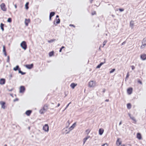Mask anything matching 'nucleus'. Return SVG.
<instances>
[{
    "instance_id": "nucleus-1",
    "label": "nucleus",
    "mask_w": 146,
    "mask_h": 146,
    "mask_svg": "<svg viewBox=\"0 0 146 146\" xmlns=\"http://www.w3.org/2000/svg\"><path fill=\"white\" fill-rule=\"evenodd\" d=\"M21 47L24 50H26L27 48L26 42L25 41H23L20 44Z\"/></svg>"
},
{
    "instance_id": "nucleus-2",
    "label": "nucleus",
    "mask_w": 146,
    "mask_h": 146,
    "mask_svg": "<svg viewBox=\"0 0 146 146\" xmlns=\"http://www.w3.org/2000/svg\"><path fill=\"white\" fill-rule=\"evenodd\" d=\"M146 46V38H144L142 42V44L141 46V49L144 48Z\"/></svg>"
},
{
    "instance_id": "nucleus-3",
    "label": "nucleus",
    "mask_w": 146,
    "mask_h": 146,
    "mask_svg": "<svg viewBox=\"0 0 146 146\" xmlns=\"http://www.w3.org/2000/svg\"><path fill=\"white\" fill-rule=\"evenodd\" d=\"M95 84V82L94 81H91L88 83V86L90 87H94Z\"/></svg>"
},
{
    "instance_id": "nucleus-4",
    "label": "nucleus",
    "mask_w": 146,
    "mask_h": 146,
    "mask_svg": "<svg viewBox=\"0 0 146 146\" xmlns=\"http://www.w3.org/2000/svg\"><path fill=\"white\" fill-rule=\"evenodd\" d=\"M0 7L1 9L4 11H7V8L6 7V6L5 3H2L0 5Z\"/></svg>"
},
{
    "instance_id": "nucleus-5",
    "label": "nucleus",
    "mask_w": 146,
    "mask_h": 146,
    "mask_svg": "<svg viewBox=\"0 0 146 146\" xmlns=\"http://www.w3.org/2000/svg\"><path fill=\"white\" fill-rule=\"evenodd\" d=\"M76 124V123H75L70 127L69 128V130L67 132H66V134L69 133L75 127Z\"/></svg>"
},
{
    "instance_id": "nucleus-6",
    "label": "nucleus",
    "mask_w": 146,
    "mask_h": 146,
    "mask_svg": "<svg viewBox=\"0 0 146 146\" xmlns=\"http://www.w3.org/2000/svg\"><path fill=\"white\" fill-rule=\"evenodd\" d=\"M43 129L45 131H48L49 130V127L47 124H45L43 127Z\"/></svg>"
},
{
    "instance_id": "nucleus-7",
    "label": "nucleus",
    "mask_w": 146,
    "mask_h": 146,
    "mask_svg": "<svg viewBox=\"0 0 146 146\" xmlns=\"http://www.w3.org/2000/svg\"><path fill=\"white\" fill-rule=\"evenodd\" d=\"M26 67L28 69H31L33 67V64H27L25 65Z\"/></svg>"
},
{
    "instance_id": "nucleus-8",
    "label": "nucleus",
    "mask_w": 146,
    "mask_h": 146,
    "mask_svg": "<svg viewBox=\"0 0 146 146\" xmlns=\"http://www.w3.org/2000/svg\"><path fill=\"white\" fill-rule=\"evenodd\" d=\"M25 90V88L24 86H21L20 88V93L23 92Z\"/></svg>"
},
{
    "instance_id": "nucleus-9",
    "label": "nucleus",
    "mask_w": 146,
    "mask_h": 146,
    "mask_svg": "<svg viewBox=\"0 0 146 146\" xmlns=\"http://www.w3.org/2000/svg\"><path fill=\"white\" fill-rule=\"evenodd\" d=\"M5 102L3 101L0 102V104L1 105V108L3 109L5 108Z\"/></svg>"
},
{
    "instance_id": "nucleus-10",
    "label": "nucleus",
    "mask_w": 146,
    "mask_h": 146,
    "mask_svg": "<svg viewBox=\"0 0 146 146\" xmlns=\"http://www.w3.org/2000/svg\"><path fill=\"white\" fill-rule=\"evenodd\" d=\"M5 80L4 78H1L0 80V84L1 85H3L5 83Z\"/></svg>"
},
{
    "instance_id": "nucleus-11",
    "label": "nucleus",
    "mask_w": 146,
    "mask_h": 146,
    "mask_svg": "<svg viewBox=\"0 0 146 146\" xmlns=\"http://www.w3.org/2000/svg\"><path fill=\"white\" fill-rule=\"evenodd\" d=\"M132 88H128L127 89V92L129 94H131L132 93Z\"/></svg>"
},
{
    "instance_id": "nucleus-12",
    "label": "nucleus",
    "mask_w": 146,
    "mask_h": 146,
    "mask_svg": "<svg viewBox=\"0 0 146 146\" xmlns=\"http://www.w3.org/2000/svg\"><path fill=\"white\" fill-rule=\"evenodd\" d=\"M141 58L143 60H145L146 59V54H143L141 55Z\"/></svg>"
},
{
    "instance_id": "nucleus-13",
    "label": "nucleus",
    "mask_w": 146,
    "mask_h": 146,
    "mask_svg": "<svg viewBox=\"0 0 146 146\" xmlns=\"http://www.w3.org/2000/svg\"><path fill=\"white\" fill-rule=\"evenodd\" d=\"M121 144V141H119V138H118L116 141V144L117 146H119Z\"/></svg>"
},
{
    "instance_id": "nucleus-14",
    "label": "nucleus",
    "mask_w": 146,
    "mask_h": 146,
    "mask_svg": "<svg viewBox=\"0 0 146 146\" xmlns=\"http://www.w3.org/2000/svg\"><path fill=\"white\" fill-rule=\"evenodd\" d=\"M32 112V111L31 110H28L25 112V114L27 116H29Z\"/></svg>"
},
{
    "instance_id": "nucleus-15",
    "label": "nucleus",
    "mask_w": 146,
    "mask_h": 146,
    "mask_svg": "<svg viewBox=\"0 0 146 146\" xmlns=\"http://www.w3.org/2000/svg\"><path fill=\"white\" fill-rule=\"evenodd\" d=\"M44 111L46 112L48 109V106L46 105H44L42 108Z\"/></svg>"
},
{
    "instance_id": "nucleus-16",
    "label": "nucleus",
    "mask_w": 146,
    "mask_h": 146,
    "mask_svg": "<svg viewBox=\"0 0 146 146\" xmlns=\"http://www.w3.org/2000/svg\"><path fill=\"white\" fill-rule=\"evenodd\" d=\"M3 52H4L5 56H7V54L6 52V50L5 46H3Z\"/></svg>"
},
{
    "instance_id": "nucleus-17",
    "label": "nucleus",
    "mask_w": 146,
    "mask_h": 146,
    "mask_svg": "<svg viewBox=\"0 0 146 146\" xmlns=\"http://www.w3.org/2000/svg\"><path fill=\"white\" fill-rule=\"evenodd\" d=\"M137 137L139 139H141L142 138L141 134L140 133H138L137 135Z\"/></svg>"
},
{
    "instance_id": "nucleus-18",
    "label": "nucleus",
    "mask_w": 146,
    "mask_h": 146,
    "mask_svg": "<svg viewBox=\"0 0 146 146\" xmlns=\"http://www.w3.org/2000/svg\"><path fill=\"white\" fill-rule=\"evenodd\" d=\"M90 137V136H88L83 139V145H84L85 144L86 141Z\"/></svg>"
},
{
    "instance_id": "nucleus-19",
    "label": "nucleus",
    "mask_w": 146,
    "mask_h": 146,
    "mask_svg": "<svg viewBox=\"0 0 146 146\" xmlns=\"http://www.w3.org/2000/svg\"><path fill=\"white\" fill-rule=\"evenodd\" d=\"M19 69H21L18 65H17L15 67L13 68V70L15 71L18 70L19 71Z\"/></svg>"
},
{
    "instance_id": "nucleus-20",
    "label": "nucleus",
    "mask_w": 146,
    "mask_h": 146,
    "mask_svg": "<svg viewBox=\"0 0 146 146\" xmlns=\"http://www.w3.org/2000/svg\"><path fill=\"white\" fill-rule=\"evenodd\" d=\"M104 131V130L103 129H100L99 130V134L101 135H102Z\"/></svg>"
},
{
    "instance_id": "nucleus-21",
    "label": "nucleus",
    "mask_w": 146,
    "mask_h": 146,
    "mask_svg": "<svg viewBox=\"0 0 146 146\" xmlns=\"http://www.w3.org/2000/svg\"><path fill=\"white\" fill-rule=\"evenodd\" d=\"M30 20L29 19L27 20V19H25V23L26 26H28V23L30 22Z\"/></svg>"
},
{
    "instance_id": "nucleus-22",
    "label": "nucleus",
    "mask_w": 146,
    "mask_h": 146,
    "mask_svg": "<svg viewBox=\"0 0 146 146\" xmlns=\"http://www.w3.org/2000/svg\"><path fill=\"white\" fill-rule=\"evenodd\" d=\"M4 24H3L2 23H1L0 25V27L2 31H4Z\"/></svg>"
},
{
    "instance_id": "nucleus-23",
    "label": "nucleus",
    "mask_w": 146,
    "mask_h": 146,
    "mask_svg": "<svg viewBox=\"0 0 146 146\" xmlns=\"http://www.w3.org/2000/svg\"><path fill=\"white\" fill-rule=\"evenodd\" d=\"M76 85L77 84H75L74 83H72L70 85V86L73 89H74Z\"/></svg>"
},
{
    "instance_id": "nucleus-24",
    "label": "nucleus",
    "mask_w": 146,
    "mask_h": 146,
    "mask_svg": "<svg viewBox=\"0 0 146 146\" xmlns=\"http://www.w3.org/2000/svg\"><path fill=\"white\" fill-rule=\"evenodd\" d=\"M57 21L56 22V24L55 23V21L54 22V24L55 25H56L57 24H59L60 22V20L59 19H56Z\"/></svg>"
},
{
    "instance_id": "nucleus-25",
    "label": "nucleus",
    "mask_w": 146,
    "mask_h": 146,
    "mask_svg": "<svg viewBox=\"0 0 146 146\" xmlns=\"http://www.w3.org/2000/svg\"><path fill=\"white\" fill-rule=\"evenodd\" d=\"M29 2H27L26 3L25 5V8L27 9H28L29 7Z\"/></svg>"
},
{
    "instance_id": "nucleus-26",
    "label": "nucleus",
    "mask_w": 146,
    "mask_h": 146,
    "mask_svg": "<svg viewBox=\"0 0 146 146\" xmlns=\"http://www.w3.org/2000/svg\"><path fill=\"white\" fill-rule=\"evenodd\" d=\"M55 14V13L54 12H51L50 13V16L52 17Z\"/></svg>"
},
{
    "instance_id": "nucleus-27",
    "label": "nucleus",
    "mask_w": 146,
    "mask_h": 146,
    "mask_svg": "<svg viewBox=\"0 0 146 146\" xmlns=\"http://www.w3.org/2000/svg\"><path fill=\"white\" fill-rule=\"evenodd\" d=\"M19 73L21 74L22 75H24V74H26L25 72H23L21 70V69H19Z\"/></svg>"
},
{
    "instance_id": "nucleus-28",
    "label": "nucleus",
    "mask_w": 146,
    "mask_h": 146,
    "mask_svg": "<svg viewBox=\"0 0 146 146\" xmlns=\"http://www.w3.org/2000/svg\"><path fill=\"white\" fill-rule=\"evenodd\" d=\"M127 108L129 109H130L131 108V104L130 103H128L127 104Z\"/></svg>"
},
{
    "instance_id": "nucleus-29",
    "label": "nucleus",
    "mask_w": 146,
    "mask_h": 146,
    "mask_svg": "<svg viewBox=\"0 0 146 146\" xmlns=\"http://www.w3.org/2000/svg\"><path fill=\"white\" fill-rule=\"evenodd\" d=\"M54 52L53 51H51L49 52V56H51L54 55Z\"/></svg>"
},
{
    "instance_id": "nucleus-30",
    "label": "nucleus",
    "mask_w": 146,
    "mask_h": 146,
    "mask_svg": "<svg viewBox=\"0 0 146 146\" xmlns=\"http://www.w3.org/2000/svg\"><path fill=\"white\" fill-rule=\"evenodd\" d=\"M90 129H87L86 130V134L87 135H88V134L90 133Z\"/></svg>"
},
{
    "instance_id": "nucleus-31",
    "label": "nucleus",
    "mask_w": 146,
    "mask_h": 146,
    "mask_svg": "<svg viewBox=\"0 0 146 146\" xmlns=\"http://www.w3.org/2000/svg\"><path fill=\"white\" fill-rule=\"evenodd\" d=\"M39 112L40 113L42 114L44 113L45 112L44 111V110L42 109L40 110Z\"/></svg>"
},
{
    "instance_id": "nucleus-32",
    "label": "nucleus",
    "mask_w": 146,
    "mask_h": 146,
    "mask_svg": "<svg viewBox=\"0 0 146 146\" xmlns=\"http://www.w3.org/2000/svg\"><path fill=\"white\" fill-rule=\"evenodd\" d=\"M133 25H134V23H133V21H131V22L130 23V26L131 27H133Z\"/></svg>"
},
{
    "instance_id": "nucleus-33",
    "label": "nucleus",
    "mask_w": 146,
    "mask_h": 146,
    "mask_svg": "<svg viewBox=\"0 0 146 146\" xmlns=\"http://www.w3.org/2000/svg\"><path fill=\"white\" fill-rule=\"evenodd\" d=\"M12 21V19L11 18H9L7 20V22L9 23H11Z\"/></svg>"
},
{
    "instance_id": "nucleus-34",
    "label": "nucleus",
    "mask_w": 146,
    "mask_h": 146,
    "mask_svg": "<svg viewBox=\"0 0 146 146\" xmlns=\"http://www.w3.org/2000/svg\"><path fill=\"white\" fill-rule=\"evenodd\" d=\"M106 63V59H104V62H101L100 64L101 66L103 64H104L105 63Z\"/></svg>"
},
{
    "instance_id": "nucleus-35",
    "label": "nucleus",
    "mask_w": 146,
    "mask_h": 146,
    "mask_svg": "<svg viewBox=\"0 0 146 146\" xmlns=\"http://www.w3.org/2000/svg\"><path fill=\"white\" fill-rule=\"evenodd\" d=\"M55 40V39H51L50 40H48V42L50 43L54 41Z\"/></svg>"
},
{
    "instance_id": "nucleus-36",
    "label": "nucleus",
    "mask_w": 146,
    "mask_h": 146,
    "mask_svg": "<svg viewBox=\"0 0 146 146\" xmlns=\"http://www.w3.org/2000/svg\"><path fill=\"white\" fill-rule=\"evenodd\" d=\"M115 70V69H113L110 72V73H111L113 72Z\"/></svg>"
},
{
    "instance_id": "nucleus-37",
    "label": "nucleus",
    "mask_w": 146,
    "mask_h": 146,
    "mask_svg": "<svg viewBox=\"0 0 146 146\" xmlns=\"http://www.w3.org/2000/svg\"><path fill=\"white\" fill-rule=\"evenodd\" d=\"M130 118L133 121H136V120L133 117H130Z\"/></svg>"
},
{
    "instance_id": "nucleus-38",
    "label": "nucleus",
    "mask_w": 146,
    "mask_h": 146,
    "mask_svg": "<svg viewBox=\"0 0 146 146\" xmlns=\"http://www.w3.org/2000/svg\"><path fill=\"white\" fill-rule=\"evenodd\" d=\"M7 58V62H9V56H8Z\"/></svg>"
},
{
    "instance_id": "nucleus-39",
    "label": "nucleus",
    "mask_w": 146,
    "mask_h": 146,
    "mask_svg": "<svg viewBox=\"0 0 146 146\" xmlns=\"http://www.w3.org/2000/svg\"><path fill=\"white\" fill-rule=\"evenodd\" d=\"M64 48V46H62L60 49L59 52H61L62 51V49Z\"/></svg>"
},
{
    "instance_id": "nucleus-40",
    "label": "nucleus",
    "mask_w": 146,
    "mask_h": 146,
    "mask_svg": "<svg viewBox=\"0 0 146 146\" xmlns=\"http://www.w3.org/2000/svg\"><path fill=\"white\" fill-rule=\"evenodd\" d=\"M71 103V102H70L66 106L64 110H63V111H64L68 107V106H69V104Z\"/></svg>"
},
{
    "instance_id": "nucleus-41",
    "label": "nucleus",
    "mask_w": 146,
    "mask_h": 146,
    "mask_svg": "<svg viewBox=\"0 0 146 146\" xmlns=\"http://www.w3.org/2000/svg\"><path fill=\"white\" fill-rule=\"evenodd\" d=\"M102 146H108V145L107 143H105L103 144Z\"/></svg>"
},
{
    "instance_id": "nucleus-42",
    "label": "nucleus",
    "mask_w": 146,
    "mask_h": 146,
    "mask_svg": "<svg viewBox=\"0 0 146 146\" xmlns=\"http://www.w3.org/2000/svg\"><path fill=\"white\" fill-rule=\"evenodd\" d=\"M107 42V41L106 40H105L104 42H103V46H104L106 44V43Z\"/></svg>"
},
{
    "instance_id": "nucleus-43",
    "label": "nucleus",
    "mask_w": 146,
    "mask_h": 146,
    "mask_svg": "<svg viewBox=\"0 0 146 146\" xmlns=\"http://www.w3.org/2000/svg\"><path fill=\"white\" fill-rule=\"evenodd\" d=\"M126 42V41H124L123 42V43H122L121 45H124L125 44Z\"/></svg>"
},
{
    "instance_id": "nucleus-44",
    "label": "nucleus",
    "mask_w": 146,
    "mask_h": 146,
    "mask_svg": "<svg viewBox=\"0 0 146 146\" xmlns=\"http://www.w3.org/2000/svg\"><path fill=\"white\" fill-rule=\"evenodd\" d=\"M119 10L120 11L122 12L124 11V9H119Z\"/></svg>"
},
{
    "instance_id": "nucleus-45",
    "label": "nucleus",
    "mask_w": 146,
    "mask_h": 146,
    "mask_svg": "<svg viewBox=\"0 0 146 146\" xmlns=\"http://www.w3.org/2000/svg\"><path fill=\"white\" fill-rule=\"evenodd\" d=\"M129 72H128L127 74V75H126V78H128V77H129Z\"/></svg>"
},
{
    "instance_id": "nucleus-46",
    "label": "nucleus",
    "mask_w": 146,
    "mask_h": 146,
    "mask_svg": "<svg viewBox=\"0 0 146 146\" xmlns=\"http://www.w3.org/2000/svg\"><path fill=\"white\" fill-rule=\"evenodd\" d=\"M13 90V88H12L11 89H7V90L9 91V92H11Z\"/></svg>"
},
{
    "instance_id": "nucleus-47",
    "label": "nucleus",
    "mask_w": 146,
    "mask_h": 146,
    "mask_svg": "<svg viewBox=\"0 0 146 146\" xmlns=\"http://www.w3.org/2000/svg\"><path fill=\"white\" fill-rule=\"evenodd\" d=\"M101 66L100 64H99L96 67V68H100Z\"/></svg>"
},
{
    "instance_id": "nucleus-48",
    "label": "nucleus",
    "mask_w": 146,
    "mask_h": 146,
    "mask_svg": "<svg viewBox=\"0 0 146 146\" xmlns=\"http://www.w3.org/2000/svg\"><path fill=\"white\" fill-rule=\"evenodd\" d=\"M138 82L141 84H142V82L140 80H139L138 81Z\"/></svg>"
},
{
    "instance_id": "nucleus-49",
    "label": "nucleus",
    "mask_w": 146,
    "mask_h": 146,
    "mask_svg": "<svg viewBox=\"0 0 146 146\" xmlns=\"http://www.w3.org/2000/svg\"><path fill=\"white\" fill-rule=\"evenodd\" d=\"M131 68H132V70H133L134 69H135V67L134 66H131Z\"/></svg>"
},
{
    "instance_id": "nucleus-50",
    "label": "nucleus",
    "mask_w": 146,
    "mask_h": 146,
    "mask_svg": "<svg viewBox=\"0 0 146 146\" xmlns=\"http://www.w3.org/2000/svg\"><path fill=\"white\" fill-rule=\"evenodd\" d=\"M19 99L18 98H16L14 100V102H16V101H18V100Z\"/></svg>"
},
{
    "instance_id": "nucleus-51",
    "label": "nucleus",
    "mask_w": 146,
    "mask_h": 146,
    "mask_svg": "<svg viewBox=\"0 0 146 146\" xmlns=\"http://www.w3.org/2000/svg\"><path fill=\"white\" fill-rule=\"evenodd\" d=\"M69 26H72V27H75V26L74 25H72V24H71Z\"/></svg>"
},
{
    "instance_id": "nucleus-52",
    "label": "nucleus",
    "mask_w": 146,
    "mask_h": 146,
    "mask_svg": "<svg viewBox=\"0 0 146 146\" xmlns=\"http://www.w3.org/2000/svg\"><path fill=\"white\" fill-rule=\"evenodd\" d=\"M96 13V12L95 11H94V12L92 13V15H94Z\"/></svg>"
},
{
    "instance_id": "nucleus-53",
    "label": "nucleus",
    "mask_w": 146,
    "mask_h": 146,
    "mask_svg": "<svg viewBox=\"0 0 146 146\" xmlns=\"http://www.w3.org/2000/svg\"><path fill=\"white\" fill-rule=\"evenodd\" d=\"M125 146H131V145L130 144H128L126 145H125Z\"/></svg>"
},
{
    "instance_id": "nucleus-54",
    "label": "nucleus",
    "mask_w": 146,
    "mask_h": 146,
    "mask_svg": "<svg viewBox=\"0 0 146 146\" xmlns=\"http://www.w3.org/2000/svg\"><path fill=\"white\" fill-rule=\"evenodd\" d=\"M12 77V76L11 74L10 75H9V78H10V79H11Z\"/></svg>"
},
{
    "instance_id": "nucleus-55",
    "label": "nucleus",
    "mask_w": 146,
    "mask_h": 146,
    "mask_svg": "<svg viewBox=\"0 0 146 146\" xmlns=\"http://www.w3.org/2000/svg\"><path fill=\"white\" fill-rule=\"evenodd\" d=\"M105 91H106V89H104L103 91V93H104L105 92Z\"/></svg>"
},
{
    "instance_id": "nucleus-56",
    "label": "nucleus",
    "mask_w": 146,
    "mask_h": 146,
    "mask_svg": "<svg viewBox=\"0 0 146 146\" xmlns=\"http://www.w3.org/2000/svg\"><path fill=\"white\" fill-rule=\"evenodd\" d=\"M122 124V121H121L119 123V125H120Z\"/></svg>"
},
{
    "instance_id": "nucleus-57",
    "label": "nucleus",
    "mask_w": 146,
    "mask_h": 146,
    "mask_svg": "<svg viewBox=\"0 0 146 146\" xmlns=\"http://www.w3.org/2000/svg\"><path fill=\"white\" fill-rule=\"evenodd\" d=\"M60 104L59 103H58V105H57V106L56 107H58L59 106H60Z\"/></svg>"
},
{
    "instance_id": "nucleus-58",
    "label": "nucleus",
    "mask_w": 146,
    "mask_h": 146,
    "mask_svg": "<svg viewBox=\"0 0 146 146\" xmlns=\"http://www.w3.org/2000/svg\"><path fill=\"white\" fill-rule=\"evenodd\" d=\"M105 102H108L109 101V99H106L105 100Z\"/></svg>"
},
{
    "instance_id": "nucleus-59",
    "label": "nucleus",
    "mask_w": 146,
    "mask_h": 146,
    "mask_svg": "<svg viewBox=\"0 0 146 146\" xmlns=\"http://www.w3.org/2000/svg\"><path fill=\"white\" fill-rule=\"evenodd\" d=\"M52 17L50 16H49V20L50 21H51V18H52Z\"/></svg>"
},
{
    "instance_id": "nucleus-60",
    "label": "nucleus",
    "mask_w": 146,
    "mask_h": 146,
    "mask_svg": "<svg viewBox=\"0 0 146 146\" xmlns=\"http://www.w3.org/2000/svg\"><path fill=\"white\" fill-rule=\"evenodd\" d=\"M15 8H17V6L16 5H15Z\"/></svg>"
},
{
    "instance_id": "nucleus-61",
    "label": "nucleus",
    "mask_w": 146,
    "mask_h": 146,
    "mask_svg": "<svg viewBox=\"0 0 146 146\" xmlns=\"http://www.w3.org/2000/svg\"><path fill=\"white\" fill-rule=\"evenodd\" d=\"M10 96H11L13 97V94H10Z\"/></svg>"
},
{
    "instance_id": "nucleus-62",
    "label": "nucleus",
    "mask_w": 146,
    "mask_h": 146,
    "mask_svg": "<svg viewBox=\"0 0 146 146\" xmlns=\"http://www.w3.org/2000/svg\"><path fill=\"white\" fill-rule=\"evenodd\" d=\"M59 17V16L58 15H57L56 16V18H58Z\"/></svg>"
},
{
    "instance_id": "nucleus-63",
    "label": "nucleus",
    "mask_w": 146,
    "mask_h": 146,
    "mask_svg": "<svg viewBox=\"0 0 146 146\" xmlns=\"http://www.w3.org/2000/svg\"><path fill=\"white\" fill-rule=\"evenodd\" d=\"M129 116L130 117H131V114H129Z\"/></svg>"
},
{
    "instance_id": "nucleus-64",
    "label": "nucleus",
    "mask_w": 146,
    "mask_h": 146,
    "mask_svg": "<svg viewBox=\"0 0 146 146\" xmlns=\"http://www.w3.org/2000/svg\"><path fill=\"white\" fill-rule=\"evenodd\" d=\"M121 146H125V145L124 144H122Z\"/></svg>"
}]
</instances>
